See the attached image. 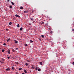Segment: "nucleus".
<instances>
[{
    "mask_svg": "<svg viewBox=\"0 0 74 74\" xmlns=\"http://www.w3.org/2000/svg\"><path fill=\"white\" fill-rule=\"evenodd\" d=\"M20 27V26L19 25V24H18L17 25V27Z\"/></svg>",
    "mask_w": 74,
    "mask_h": 74,
    "instance_id": "9b49d317",
    "label": "nucleus"
},
{
    "mask_svg": "<svg viewBox=\"0 0 74 74\" xmlns=\"http://www.w3.org/2000/svg\"><path fill=\"white\" fill-rule=\"evenodd\" d=\"M72 64H73V65H74V62H73V63H72Z\"/></svg>",
    "mask_w": 74,
    "mask_h": 74,
    "instance_id": "7c9ffc66",
    "label": "nucleus"
},
{
    "mask_svg": "<svg viewBox=\"0 0 74 74\" xmlns=\"http://www.w3.org/2000/svg\"><path fill=\"white\" fill-rule=\"evenodd\" d=\"M15 16L16 17H18V18H19V17H20V16H19L17 14H16L15 15Z\"/></svg>",
    "mask_w": 74,
    "mask_h": 74,
    "instance_id": "7ed1b4c3",
    "label": "nucleus"
},
{
    "mask_svg": "<svg viewBox=\"0 0 74 74\" xmlns=\"http://www.w3.org/2000/svg\"><path fill=\"white\" fill-rule=\"evenodd\" d=\"M6 30H7V31H8V29H6Z\"/></svg>",
    "mask_w": 74,
    "mask_h": 74,
    "instance_id": "c756f323",
    "label": "nucleus"
},
{
    "mask_svg": "<svg viewBox=\"0 0 74 74\" xmlns=\"http://www.w3.org/2000/svg\"><path fill=\"white\" fill-rule=\"evenodd\" d=\"M38 71H40V69H38Z\"/></svg>",
    "mask_w": 74,
    "mask_h": 74,
    "instance_id": "a878e982",
    "label": "nucleus"
},
{
    "mask_svg": "<svg viewBox=\"0 0 74 74\" xmlns=\"http://www.w3.org/2000/svg\"><path fill=\"white\" fill-rule=\"evenodd\" d=\"M16 63V64H19V63L18 62H17Z\"/></svg>",
    "mask_w": 74,
    "mask_h": 74,
    "instance_id": "c9c22d12",
    "label": "nucleus"
},
{
    "mask_svg": "<svg viewBox=\"0 0 74 74\" xmlns=\"http://www.w3.org/2000/svg\"><path fill=\"white\" fill-rule=\"evenodd\" d=\"M23 12L25 14H27V13H28V11L27 10H25V11H24Z\"/></svg>",
    "mask_w": 74,
    "mask_h": 74,
    "instance_id": "f257e3e1",
    "label": "nucleus"
},
{
    "mask_svg": "<svg viewBox=\"0 0 74 74\" xmlns=\"http://www.w3.org/2000/svg\"><path fill=\"white\" fill-rule=\"evenodd\" d=\"M16 74H18V73H16Z\"/></svg>",
    "mask_w": 74,
    "mask_h": 74,
    "instance_id": "a19ab883",
    "label": "nucleus"
},
{
    "mask_svg": "<svg viewBox=\"0 0 74 74\" xmlns=\"http://www.w3.org/2000/svg\"><path fill=\"white\" fill-rule=\"evenodd\" d=\"M38 68V67H37V66H36V68L35 69L36 70H37V69H38L37 68Z\"/></svg>",
    "mask_w": 74,
    "mask_h": 74,
    "instance_id": "4be33fe9",
    "label": "nucleus"
},
{
    "mask_svg": "<svg viewBox=\"0 0 74 74\" xmlns=\"http://www.w3.org/2000/svg\"><path fill=\"white\" fill-rule=\"evenodd\" d=\"M72 31L74 32V29H72Z\"/></svg>",
    "mask_w": 74,
    "mask_h": 74,
    "instance_id": "4c0bfd02",
    "label": "nucleus"
},
{
    "mask_svg": "<svg viewBox=\"0 0 74 74\" xmlns=\"http://www.w3.org/2000/svg\"><path fill=\"white\" fill-rule=\"evenodd\" d=\"M27 62H28V63H30V61L28 60H27Z\"/></svg>",
    "mask_w": 74,
    "mask_h": 74,
    "instance_id": "2eb2a0df",
    "label": "nucleus"
},
{
    "mask_svg": "<svg viewBox=\"0 0 74 74\" xmlns=\"http://www.w3.org/2000/svg\"><path fill=\"white\" fill-rule=\"evenodd\" d=\"M30 19H31V21H33V18H30Z\"/></svg>",
    "mask_w": 74,
    "mask_h": 74,
    "instance_id": "bb28decb",
    "label": "nucleus"
},
{
    "mask_svg": "<svg viewBox=\"0 0 74 74\" xmlns=\"http://www.w3.org/2000/svg\"><path fill=\"white\" fill-rule=\"evenodd\" d=\"M20 9H21V10H22V9H23V7H21Z\"/></svg>",
    "mask_w": 74,
    "mask_h": 74,
    "instance_id": "f3484780",
    "label": "nucleus"
},
{
    "mask_svg": "<svg viewBox=\"0 0 74 74\" xmlns=\"http://www.w3.org/2000/svg\"><path fill=\"white\" fill-rule=\"evenodd\" d=\"M22 69V68H19L18 70H21Z\"/></svg>",
    "mask_w": 74,
    "mask_h": 74,
    "instance_id": "f8f14e48",
    "label": "nucleus"
},
{
    "mask_svg": "<svg viewBox=\"0 0 74 74\" xmlns=\"http://www.w3.org/2000/svg\"><path fill=\"white\" fill-rule=\"evenodd\" d=\"M39 63H40V64L41 65H42V62H39Z\"/></svg>",
    "mask_w": 74,
    "mask_h": 74,
    "instance_id": "9d476101",
    "label": "nucleus"
},
{
    "mask_svg": "<svg viewBox=\"0 0 74 74\" xmlns=\"http://www.w3.org/2000/svg\"><path fill=\"white\" fill-rule=\"evenodd\" d=\"M4 59H2V60H3Z\"/></svg>",
    "mask_w": 74,
    "mask_h": 74,
    "instance_id": "ea45409f",
    "label": "nucleus"
},
{
    "mask_svg": "<svg viewBox=\"0 0 74 74\" xmlns=\"http://www.w3.org/2000/svg\"><path fill=\"white\" fill-rule=\"evenodd\" d=\"M44 24V22H42V24Z\"/></svg>",
    "mask_w": 74,
    "mask_h": 74,
    "instance_id": "2f4dec72",
    "label": "nucleus"
},
{
    "mask_svg": "<svg viewBox=\"0 0 74 74\" xmlns=\"http://www.w3.org/2000/svg\"><path fill=\"white\" fill-rule=\"evenodd\" d=\"M30 43H32V42H33V41H32V40H30Z\"/></svg>",
    "mask_w": 74,
    "mask_h": 74,
    "instance_id": "dca6fc26",
    "label": "nucleus"
},
{
    "mask_svg": "<svg viewBox=\"0 0 74 74\" xmlns=\"http://www.w3.org/2000/svg\"><path fill=\"white\" fill-rule=\"evenodd\" d=\"M9 7H10V8H12V5L9 6Z\"/></svg>",
    "mask_w": 74,
    "mask_h": 74,
    "instance_id": "5701e85b",
    "label": "nucleus"
},
{
    "mask_svg": "<svg viewBox=\"0 0 74 74\" xmlns=\"http://www.w3.org/2000/svg\"><path fill=\"white\" fill-rule=\"evenodd\" d=\"M41 37L42 38H44V35H42Z\"/></svg>",
    "mask_w": 74,
    "mask_h": 74,
    "instance_id": "a211bd4d",
    "label": "nucleus"
},
{
    "mask_svg": "<svg viewBox=\"0 0 74 74\" xmlns=\"http://www.w3.org/2000/svg\"><path fill=\"white\" fill-rule=\"evenodd\" d=\"M3 45H5V46L6 45V44H5V43H4V44H3Z\"/></svg>",
    "mask_w": 74,
    "mask_h": 74,
    "instance_id": "c85d7f7f",
    "label": "nucleus"
},
{
    "mask_svg": "<svg viewBox=\"0 0 74 74\" xmlns=\"http://www.w3.org/2000/svg\"><path fill=\"white\" fill-rule=\"evenodd\" d=\"M12 70H14V69H15V68H14V67H12Z\"/></svg>",
    "mask_w": 74,
    "mask_h": 74,
    "instance_id": "393cba45",
    "label": "nucleus"
},
{
    "mask_svg": "<svg viewBox=\"0 0 74 74\" xmlns=\"http://www.w3.org/2000/svg\"><path fill=\"white\" fill-rule=\"evenodd\" d=\"M24 72H25V73H27V71L26 70H24Z\"/></svg>",
    "mask_w": 74,
    "mask_h": 74,
    "instance_id": "0eeeda50",
    "label": "nucleus"
},
{
    "mask_svg": "<svg viewBox=\"0 0 74 74\" xmlns=\"http://www.w3.org/2000/svg\"><path fill=\"white\" fill-rule=\"evenodd\" d=\"M31 68H32V69H34V67L33 66H32Z\"/></svg>",
    "mask_w": 74,
    "mask_h": 74,
    "instance_id": "412c9836",
    "label": "nucleus"
},
{
    "mask_svg": "<svg viewBox=\"0 0 74 74\" xmlns=\"http://www.w3.org/2000/svg\"><path fill=\"white\" fill-rule=\"evenodd\" d=\"M9 40H11V39L10 38H9V39H8V40H7V42H8V41H9Z\"/></svg>",
    "mask_w": 74,
    "mask_h": 74,
    "instance_id": "1a4fd4ad",
    "label": "nucleus"
},
{
    "mask_svg": "<svg viewBox=\"0 0 74 74\" xmlns=\"http://www.w3.org/2000/svg\"><path fill=\"white\" fill-rule=\"evenodd\" d=\"M25 65H26V66H28V64H27V63H26L25 64Z\"/></svg>",
    "mask_w": 74,
    "mask_h": 74,
    "instance_id": "cd10ccee",
    "label": "nucleus"
},
{
    "mask_svg": "<svg viewBox=\"0 0 74 74\" xmlns=\"http://www.w3.org/2000/svg\"><path fill=\"white\" fill-rule=\"evenodd\" d=\"M4 51H5V50H4V49H3L2 50V52H4Z\"/></svg>",
    "mask_w": 74,
    "mask_h": 74,
    "instance_id": "4468645a",
    "label": "nucleus"
},
{
    "mask_svg": "<svg viewBox=\"0 0 74 74\" xmlns=\"http://www.w3.org/2000/svg\"><path fill=\"white\" fill-rule=\"evenodd\" d=\"M22 29H23V28L22 27L20 29V31H22Z\"/></svg>",
    "mask_w": 74,
    "mask_h": 74,
    "instance_id": "39448f33",
    "label": "nucleus"
},
{
    "mask_svg": "<svg viewBox=\"0 0 74 74\" xmlns=\"http://www.w3.org/2000/svg\"><path fill=\"white\" fill-rule=\"evenodd\" d=\"M24 45L25 46H27V44H25Z\"/></svg>",
    "mask_w": 74,
    "mask_h": 74,
    "instance_id": "b1692460",
    "label": "nucleus"
},
{
    "mask_svg": "<svg viewBox=\"0 0 74 74\" xmlns=\"http://www.w3.org/2000/svg\"><path fill=\"white\" fill-rule=\"evenodd\" d=\"M10 70V68H8L6 69V71H9V70Z\"/></svg>",
    "mask_w": 74,
    "mask_h": 74,
    "instance_id": "6e6552de",
    "label": "nucleus"
},
{
    "mask_svg": "<svg viewBox=\"0 0 74 74\" xmlns=\"http://www.w3.org/2000/svg\"><path fill=\"white\" fill-rule=\"evenodd\" d=\"M22 74H25L24 73H22Z\"/></svg>",
    "mask_w": 74,
    "mask_h": 74,
    "instance_id": "58836bf2",
    "label": "nucleus"
},
{
    "mask_svg": "<svg viewBox=\"0 0 74 74\" xmlns=\"http://www.w3.org/2000/svg\"><path fill=\"white\" fill-rule=\"evenodd\" d=\"M7 1L9 2V1H10V0H8Z\"/></svg>",
    "mask_w": 74,
    "mask_h": 74,
    "instance_id": "72a5a7b5",
    "label": "nucleus"
},
{
    "mask_svg": "<svg viewBox=\"0 0 74 74\" xmlns=\"http://www.w3.org/2000/svg\"><path fill=\"white\" fill-rule=\"evenodd\" d=\"M46 25H47V26H48V23H47L46 24Z\"/></svg>",
    "mask_w": 74,
    "mask_h": 74,
    "instance_id": "f704fd0d",
    "label": "nucleus"
},
{
    "mask_svg": "<svg viewBox=\"0 0 74 74\" xmlns=\"http://www.w3.org/2000/svg\"><path fill=\"white\" fill-rule=\"evenodd\" d=\"M18 49L17 48H16V50H18Z\"/></svg>",
    "mask_w": 74,
    "mask_h": 74,
    "instance_id": "e433bc0d",
    "label": "nucleus"
},
{
    "mask_svg": "<svg viewBox=\"0 0 74 74\" xmlns=\"http://www.w3.org/2000/svg\"><path fill=\"white\" fill-rule=\"evenodd\" d=\"M53 32H52V31H51L50 32V33H51V34H52L53 33Z\"/></svg>",
    "mask_w": 74,
    "mask_h": 74,
    "instance_id": "aec40b11",
    "label": "nucleus"
},
{
    "mask_svg": "<svg viewBox=\"0 0 74 74\" xmlns=\"http://www.w3.org/2000/svg\"><path fill=\"white\" fill-rule=\"evenodd\" d=\"M15 41V42H14L16 43V44H18V41H16V40H14Z\"/></svg>",
    "mask_w": 74,
    "mask_h": 74,
    "instance_id": "423d86ee",
    "label": "nucleus"
},
{
    "mask_svg": "<svg viewBox=\"0 0 74 74\" xmlns=\"http://www.w3.org/2000/svg\"><path fill=\"white\" fill-rule=\"evenodd\" d=\"M9 25H12V23L11 22L9 23Z\"/></svg>",
    "mask_w": 74,
    "mask_h": 74,
    "instance_id": "6ab92c4d",
    "label": "nucleus"
},
{
    "mask_svg": "<svg viewBox=\"0 0 74 74\" xmlns=\"http://www.w3.org/2000/svg\"><path fill=\"white\" fill-rule=\"evenodd\" d=\"M8 52L9 54H10V50H8Z\"/></svg>",
    "mask_w": 74,
    "mask_h": 74,
    "instance_id": "20e7f679",
    "label": "nucleus"
},
{
    "mask_svg": "<svg viewBox=\"0 0 74 74\" xmlns=\"http://www.w3.org/2000/svg\"><path fill=\"white\" fill-rule=\"evenodd\" d=\"M10 57H8V59H10Z\"/></svg>",
    "mask_w": 74,
    "mask_h": 74,
    "instance_id": "473e14b6",
    "label": "nucleus"
},
{
    "mask_svg": "<svg viewBox=\"0 0 74 74\" xmlns=\"http://www.w3.org/2000/svg\"><path fill=\"white\" fill-rule=\"evenodd\" d=\"M12 50L13 52H15V50L14 49H12Z\"/></svg>",
    "mask_w": 74,
    "mask_h": 74,
    "instance_id": "f03ea898",
    "label": "nucleus"
},
{
    "mask_svg": "<svg viewBox=\"0 0 74 74\" xmlns=\"http://www.w3.org/2000/svg\"><path fill=\"white\" fill-rule=\"evenodd\" d=\"M11 3L13 5H14V2H11Z\"/></svg>",
    "mask_w": 74,
    "mask_h": 74,
    "instance_id": "ddd939ff",
    "label": "nucleus"
}]
</instances>
